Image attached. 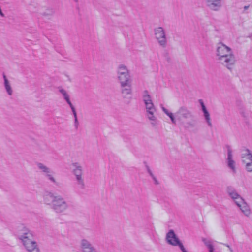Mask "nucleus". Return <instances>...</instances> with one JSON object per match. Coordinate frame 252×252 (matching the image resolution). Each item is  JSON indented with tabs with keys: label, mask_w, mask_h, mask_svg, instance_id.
I'll list each match as a JSON object with an SVG mask.
<instances>
[{
	"label": "nucleus",
	"mask_w": 252,
	"mask_h": 252,
	"mask_svg": "<svg viewBox=\"0 0 252 252\" xmlns=\"http://www.w3.org/2000/svg\"><path fill=\"white\" fill-rule=\"evenodd\" d=\"M216 55L220 63L228 69L232 70L236 60L231 48L222 42H219L217 45Z\"/></svg>",
	"instance_id": "nucleus-1"
},
{
	"label": "nucleus",
	"mask_w": 252,
	"mask_h": 252,
	"mask_svg": "<svg viewBox=\"0 0 252 252\" xmlns=\"http://www.w3.org/2000/svg\"><path fill=\"white\" fill-rule=\"evenodd\" d=\"M43 201L56 213L65 212L69 208L67 201L61 195H56L51 191L45 192L42 196Z\"/></svg>",
	"instance_id": "nucleus-2"
},
{
	"label": "nucleus",
	"mask_w": 252,
	"mask_h": 252,
	"mask_svg": "<svg viewBox=\"0 0 252 252\" xmlns=\"http://www.w3.org/2000/svg\"><path fill=\"white\" fill-rule=\"evenodd\" d=\"M72 166L74 168L72 173L75 177L78 191L81 194L86 188L83 167L77 162L73 163Z\"/></svg>",
	"instance_id": "nucleus-3"
},
{
	"label": "nucleus",
	"mask_w": 252,
	"mask_h": 252,
	"mask_svg": "<svg viewBox=\"0 0 252 252\" xmlns=\"http://www.w3.org/2000/svg\"><path fill=\"white\" fill-rule=\"evenodd\" d=\"M20 239L28 252H40L37 243L33 240V235L30 231L23 233Z\"/></svg>",
	"instance_id": "nucleus-4"
},
{
	"label": "nucleus",
	"mask_w": 252,
	"mask_h": 252,
	"mask_svg": "<svg viewBox=\"0 0 252 252\" xmlns=\"http://www.w3.org/2000/svg\"><path fill=\"white\" fill-rule=\"evenodd\" d=\"M117 76L120 84L126 85L127 83L132 82L130 71L127 67L124 64H120L117 67Z\"/></svg>",
	"instance_id": "nucleus-5"
},
{
	"label": "nucleus",
	"mask_w": 252,
	"mask_h": 252,
	"mask_svg": "<svg viewBox=\"0 0 252 252\" xmlns=\"http://www.w3.org/2000/svg\"><path fill=\"white\" fill-rule=\"evenodd\" d=\"M36 166L38 169L51 183L56 186L59 185V183L55 177L54 171L50 167L41 162H37Z\"/></svg>",
	"instance_id": "nucleus-6"
},
{
	"label": "nucleus",
	"mask_w": 252,
	"mask_h": 252,
	"mask_svg": "<svg viewBox=\"0 0 252 252\" xmlns=\"http://www.w3.org/2000/svg\"><path fill=\"white\" fill-rule=\"evenodd\" d=\"M241 158L243 163L245 164V168L248 172H252V153L248 149L242 150Z\"/></svg>",
	"instance_id": "nucleus-7"
},
{
	"label": "nucleus",
	"mask_w": 252,
	"mask_h": 252,
	"mask_svg": "<svg viewBox=\"0 0 252 252\" xmlns=\"http://www.w3.org/2000/svg\"><path fill=\"white\" fill-rule=\"evenodd\" d=\"M146 109V116L150 122V124L153 126H156L158 124V119L155 113L156 108L154 103L146 104L145 105Z\"/></svg>",
	"instance_id": "nucleus-8"
},
{
	"label": "nucleus",
	"mask_w": 252,
	"mask_h": 252,
	"mask_svg": "<svg viewBox=\"0 0 252 252\" xmlns=\"http://www.w3.org/2000/svg\"><path fill=\"white\" fill-rule=\"evenodd\" d=\"M155 38L159 45L163 48H165L167 43L166 33L163 28L158 27L154 29Z\"/></svg>",
	"instance_id": "nucleus-9"
},
{
	"label": "nucleus",
	"mask_w": 252,
	"mask_h": 252,
	"mask_svg": "<svg viewBox=\"0 0 252 252\" xmlns=\"http://www.w3.org/2000/svg\"><path fill=\"white\" fill-rule=\"evenodd\" d=\"M175 115L179 121L192 119L194 117L192 112L186 106L180 107L175 113Z\"/></svg>",
	"instance_id": "nucleus-10"
},
{
	"label": "nucleus",
	"mask_w": 252,
	"mask_h": 252,
	"mask_svg": "<svg viewBox=\"0 0 252 252\" xmlns=\"http://www.w3.org/2000/svg\"><path fill=\"white\" fill-rule=\"evenodd\" d=\"M80 246L82 252H95L97 251L96 248L88 239H82L80 240Z\"/></svg>",
	"instance_id": "nucleus-11"
},
{
	"label": "nucleus",
	"mask_w": 252,
	"mask_h": 252,
	"mask_svg": "<svg viewBox=\"0 0 252 252\" xmlns=\"http://www.w3.org/2000/svg\"><path fill=\"white\" fill-rule=\"evenodd\" d=\"M226 192L229 197L235 201L236 204L243 199L233 187H227L226 188Z\"/></svg>",
	"instance_id": "nucleus-12"
},
{
	"label": "nucleus",
	"mask_w": 252,
	"mask_h": 252,
	"mask_svg": "<svg viewBox=\"0 0 252 252\" xmlns=\"http://www.w3.org/2000/svg\"><path fill=\"white\" fill-rule=\"evenodd\" d=\"M166 239L167 243L172 246H177L181 242L173 230H170L167 233Z\"/></svg>",
	"instance_id": "nucleus-13"
},
{
	"label": "nucleus",
	"mask_w": 252,
	"mask_h": 252,
	"mask_svg": "<svg viewBox=\"0 0 252 252\" xmlns=\"http://www.w3.org/2000/svg\"><path fill=\"white\" fill-rule=\"evenodd\" d=\"M226 161L229 168L232 170L233 173H235L236 172L235 162L233 159L232 151L230 148H228L227 149V158Z\"/></svg>",
	"instance_id": "nucleus-14"
},
{
	"label": "nucleus",
	"mask_w": 252,
	"mask_h": 252,
	"mask_svg": "<svg viewBox=\"0 0 252 252\" xmlns=\"http://www.w3.org/2000/svg\"><path fill=\"white\" fill-rule=\"evenodd\" d=\"M240 208L241 211L246 216H249L251 214V211L247 204L244 201L243 199L236 204Z\"/></svg>",
	"instance_id": "nucleus-15"
},
{
	"label": "nucleus",
	"mask_w": 252,
	"mask_h": 252,
	"mask_svg": "<svg viewBox=\"0 0 252 252\" xmlns=\"http://www.w3.org/2000/svg\"><path fill=\"white\" fill-rule=\"evenodd\" d=\"M207 6L212 10H218L221 6V0H205Z\"/></svg>",
	"instance_id": "nucleus-16"
},
{
	"label": "nucleus",
	"mask_w": 252,
	"mask_h": 252,
	"mask_svg": "<svg viewBox=\"0 0 252 252\" xmlns=\"http://www.w3.org/2000/svg\"><path fill=\"white\" fill-rule=\"evenodd\" d=\"M121 88V93L124 97H126L127 95L131 94L132 93L131 82H128L126 85L120 84Z\"/></svg>",
	"instance_id": "nucleus-17"
},
{
	"label": "nucleus",
	"mask_w": 252,
	"mask_h": 252,
	"mask_svg": "<svg viewBox=\"0 0 252 252\" xmlns=\"http://www.w3.org/2000/svg\"><path fill=\"white\" fill-rule=\"evenodd\" d=\"M2 75L4 79V85L6 91L9 95H11L13 93V91L10 85L9 82L7 79L6 76L4 73H3Z\"/></svg>",
	"instance_id": "nucleus-18"
},
{
	"label": "nucleus",
	"mask_w": 252,
	"mask_h": 252,
	"mask_svg": "<svg viewBox=\"0 0 252 252\" xmlns=\"http://www.w3.org/2000/svg\"><path fill=\"white\" fill-rule=\"evenodd\" d=\"M161 109L164 112L165 114H166L170 119L171 122L173 124H176V119L175 118L173 115V114L171 112H170L167 109H166L163 106H161Z\"/></svg>",
	"instance_id": "nucleus-19"
},
{
	"label": "nucleus",
	"mask_w": 252,
	"mask_h": 252,
	"mask_svg": "<svg viewBox=\"0 0 252 252\" xmlns=\"http://www.w3.org/2000/svg\"><path fill=\"white\" fill-rule=\"evenodd\" d=\"M59 92L62 94L64 99L66 100V102L68 104V105L71 103L70 100L69 96L64 89H60L59 90Z\"/></svg>",
	"instance_id": "nucleus-20"
},
{
	"label": "nucleus",
	"mask_w": 252,
	"mask_h": 252,
	"mask_svg": "<svg viewBox=\"0 0 252 252\" xmlns=\"http://www.w3.org/2000/svg\"><path fill=\"white\" fill-rule=\"evenodd\" d=\"M203 114H204V118L205 119V120H206L208 125L210 127H212V122L211 121L210 116V114H209V112L208 111H207L206 112H203Z\"/></svg>",
	"instance_id": "nucleus-21"
},
{
	"label": "nucleus",
	"mask_w": 252,
	"mask_h": 252,
	"mask_svg": "<svg viewBox=\"0 0 252 252\" xmlns=\"http://www.w3.org/2000/svg\"><path fill=\"white\" fill-rule=\"evenodd\" d=\"M151 98V96L149 94L148 91L147 90H144L142 93V99L143 102Z\"/></svg>",
	"instance_id": "nucleus-22"
},
{
	"label": "nucleus",
	"mask_w": 252,
	"mask_h": 252,
	"mask_svg": "<svg viewBox=\"0 0 252 252\" xmlns=\"http://www.w3.org/2000/svg\"><path fill=\"white\" fill-rule=\"evenodd\" d=\"M202 241L203 242L207 247L212 245V242L210 240H207L206 238H202Z\"/></svg>",
	"instance_id": "nucleus-23"
},
{
	"label": "nucleus",
	"mask_w": 252,
	"mask_h": 252,
	"mask_svg": "<svg viewBox=\"0 0 252 252\" xmlns=\"http://www.w3.org/2000/svg\"><path fill=\"white\" fill-rule=\"evenodd\" d=\"M199 102L201 106V108H202V110L203 112L208 111L204 102H203V101L202 99H199Z\"/></svg>",
	"instance_id": "nucleus-24"
},
{
	"label": "nucleus",
	"mask_w": 252,
	"mask_h": 252,
	"mask_svg": "<svg viewBox=\"0 0 252 252\" xmlns=\"http://www.w3.org/2000/svg\"><path fill=\"white\" fill-rule=\"evenodd\" d=\"M71 110H72V112L73 113V116H74V117H77V113L76 112V110H75V107H74V106L72 105V103L69 104Z\"/></svg>",
	"instance_id": "nucleus-25"
},
{
	"label": "nucleus",
	"mask_w": 252,
	"mask_h": 252,
	"mask_svg": "<svg viewBox=\"0 0 252 252\" xmlns=\"http://www.w3.org/2000/svg\"><path fill=\"white\" fill-rule=\"evenodd\" d=\"M185 126L186 128L193 127L194 126V125L193 123L189 122L186 123V125Z\"/></svg>",
	"instance_id": "nucleus-26"
},
{
	"label": "nucleus",
	"mask_w": 252,
	"mask_h": 252,
	"mask_svg": "<svg viewBox=\"0 0 252 252\" xmlns=\"http://www.w3.org/2000/svg\"><path fill=\"white\" fill-rule=\"evenodd\" d=\"M177 246L179 247L182 252H188L181 242L179 243V245H177Z\"/></svg>",
	"instance_id": "nucleus-27"
},
{
	"label": "nucleus",
	"mask_w": 252,
	"mask_h": 252,
	"mask_svg": "<svg viewBox=\"0 0 252 252\" xmlns=\"http://www.w3.org/2000/svg\"><path fill=\"white\" fill-rule=\"evenodd\" d=\"M79 126V122L78 121L77 117H74V126L76 129H77Z\"/></svg>",
	"instance_id": "nucleus-28"
},
{
	"label": "nucleus",
	"mask_w": 252,
	"mask_h": 252,
	"mask_svg": "<svg viewBox=\"0 0 252 252\" xmlns=\"http://www.w3.org/2000/svg\"><path fill=\"white\" fill-rule=\"evenodd\" d=\"M239 112L243 117H245L246 116L245 114L244 109H243V108L242 107H240V108H239Z\"/></svg>",
	"instance_id": "nucleus-29"
},
{
	"label": "nucleus",
	"mask_w": 252,
	"mask_h": 252,
	"mask_svg": "<svg viewBox=\"0 0 252 252\" xmlns=\"http://www.w3.org/2000/svg\"><path fill=\"white\" fill-rule=\"evenodd\" d=\"M207 248L209 250V252H214V246H213V245H211V246L207 247Z\"/></svg>",
	"instance_id": "nucleus-30"
},
{
	"label": "nucleus",
	"mask_w": 252,
	"mask_h": 252,
	"mask_svg": "<svg viewBox=\"0 0 252 252\" xmlns=\"http://www.w3.org/2000/svg\"><path fill=\"white\" fill-rule=\"evenodd\" d=\"M207 248L209 250V252H214V246H213V245H211V246L207 247Z\"/></svg>",
	"instance_id": "nucleus-31"
},
{
	"label": "nucleus",
	"mask_w": 252,
	"mask_h": 252,
	"mask_svg": "<svg viewBox=\"0 0 252 252\" xmlns=\"http://www.w3.org/2000/svg\"><path fill=\"white\" fill-rule=\"evenodd\" d=\"M207 248L209 250V252H214V246H213V245H211V246L207 247Z\"/></svg>",
	"instance_id": "nucleus-32"
},
{
	"label": "nucleus",
	"mask_w": 252,
	"mask_h": 252,
	"mask_svg": "<svg viewBox=\"0 0 252 252\" xmlns=\"http://www.w3.org/2000/svg\"><path fill=\"white\" fill-rule=\"evenodd\" d=\"M152 179L153 180L154 182V183L156 184V185H158L159 184V182L158 181V180L157 179V178H156V177L155 176H153V177H151Z\"/></svg>",
	"instance_id": "nucleus-33"
},
{
	"label": "nucleus",
	"mask_w": 252,
	"mask_h": 252,
	"mask_svg": "<svg viewBox=\"0 0 252 252\" xmlns=\"http://www.w3.org/2000/svg\"><path fill=\"white\" fill-rule=\"evenodd\" d=\"M144 103L145 105H146V104H151V103H153L152 98L144 101Z\"/></svg>",
	"instance_id": "nucleus-34"
},
{
	"label": "nucleus",
	"mask_w": 252,
	"mask_h": 252,
	"mask_svg": "<svg viewBox=\"0 0 252 252\" xmlns=\"http://www.w3.org/2000/svg\"><path fill=\"white\" fill-rule=\"evenodd\" d=\"M223 245L229 248V250L230 252H233V250L232 249V248L230 247V246L228 244H223Z\"/></svg>",
	"instance_id": "nucleus-35"
},
{
	"label": "nucleus",
	"mask_w": 252,
	"mask_h": 252,
	"mask_svg": "<svg viewBox=\"0 0 252 252\" xmlns=\"http://www.w3.org/2000/svg\"><path fill=\"white\" fill-rule=\"evenodd\" d=\"M148 173L149 174L150 176L151 177H153V176H154V175L153 174L151 170H150L148 172Z\"/></svg>",
	"instance_id": "nucleus-36"
},
{
	"label": "nucleus",
	"mask_w": 252,
	"mask_h": 252,
	"mask_svg": "<svg viewBox=\"0 0 252 252\" xmlns=\"http://www.w3.org/2000/svg\"><path fill=\"white\" fill-rule=\"evenodd\" d=\"M249 5L245 6L244 7V9L245 10H246L249 8Z\"/></svg>",
	"instance_id": "nucleus-37"
},
{
	"label": "nucleus",
	"mask_w": 252,
	"mask_h": 252,
	"mask_svg": "<svg viewBox=\"0 0 252 252\" xmlns=\"http://www.w3.org/2000/svg\"><path fill=\"white\" fill-rule=\"evenodd\" d=\"M146 169H147V172H148L149 171L151 170L150 167L148 165H146Z\"/></svg>",
	"instance_id": "nucleus-38"
},
{
	"label": "nucleus",
	"mask_w": 252,
	"mask_h": 252,
	"mask_svg": "<svg viewBox=\"0 0 252 252\" xmlns=\"http://www.w3.org/2000/svg\"><path fill=\"white\" fill-rule=\"evenodd\" d=\"M74 1L76 3L78 2V0H74Z\"/></svg>",
	"instance_id": "nucleus-39"
},
{
	"label": "nucleus",
	"mask_w": 252,
	"mask_h": 252,
	"mask_svg": "<svg viewBox=\"0 0 252 252\" xmlns=\"http://www.w3.org/2000/svg\"><path fill=\"white\" fill-rule=\"evenodd\" d=\"M97 252V251H96V252Z\"/></svg>",
	"instance_id": "nucleus-40"
}]
</instances>
